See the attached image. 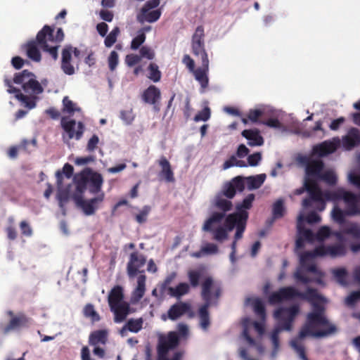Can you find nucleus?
Here are the masks:
<instances>
[{"mask_svg": "<svg viewBox=\"0 0 360 360\" xmlns=\"http://www.w3.org/2000/svg\"><path fill=\"white\" fill-rule=\"evenodd\" d=\"M297 161L301 165L305 166L306 175L304 187L297 189L295 194L300 195L304 191H307L309 194V198L302 201V210L297 217V238L296 240L297 250L304 246V242L312 243L315 240L322 241L331 234L330 228L326 226L320 228L316 235H314L310 229H305V221L309 224L321 221V217L315 212H311L305 217V211L312 209L321 212L326 208V201H336L337 190L333 192H323L320 189L319 182L322 180L328 184H334L337 181V176L332 169L323 171V163L320 160H312L306 155H299Z\"/></svg>", "mask_w": 360, "mask_h": 360, "instance_id": "1", "label": "nucleus"}, {"mask_svg": "<svg viewBox=\"0 0 360 360\" xmlns=\"http://www.w3.org/2000/svg\"><path fill=\"white\" fill-rule=\"evenodd\" d=\"M297 297L310 302L314 311L308 314L307 321L301 328L298 338L292 340L290 344L302 360H309L304 354V349L300 343V340L309 336L319 338L333 335L337 331V327L325 316L323 308L321 304L324 303L326 300L315 290L308 288L306 292L303 293L294 287L283 288L271 295L269 302L271 304H276Z\"/></svg>", "mask_w": 360, "mask_h": 360, "instance_id": "2", "label": "nucleus"}, {"mask_svg": "<svg viewBox=\"0 0 360 360\" xmlns=\"http://www.w3.org/2000/svg\"><path fill=\"white\" fill-rule=\"evenodd\" d=\"M254 194H249L241 203L236 205V212L229 214L214 212L203 222L202 231L211 233L212 238L219 243L226 240L229 233L236 230L234 240L231 245L230 260L233 264L236 259V242L240 240L245 230L248 213L247 210L252 207Z\"/></svg>", "mask_w": 360, "mask_h": 360, "instance_id": "3", "label": "nucleus"}, {"mask_svg": "<svg viewBox=\"0 0 360 360\" xmlns=\"http://www.w3.org/2000/svg\"><path fill=\"white\" fill-rule=\"evenodd\" d=\"M331 212L333 220L340 225V231L334 233L337 239L343 240V234L349 235L353 238L360 239V224L346 221L347 216L360 215L358 198L356 195L344 188L337 189V199Z\"/></svg>", "mask_w": 360, "mask_h": 360, "instance_id": "4", "label": "nucleus"}, {"mask_svg": "<svg viewBox=\"0 0 360 360\" xmlns=\"http://www.w3.org/2000/svg\"><path fill=\"white\" fill-rule=\"evenodd\" d=\"M346 252V246L339 243L329 246H320L313 252L300 254V266L294 274L295 278L303 283H307L311 281L321 283V272L314 264V259L316 257H341L345 255Z\"/></svg>", "mask_w": 360, "mask_h": 360, "instance_id": "5", "label": "nucleus"}, {"mask_svg": "<svg viewBox=\"0 0 360 360\" xmlns=\"http://www.w3.org/2000/svg\"><path fill=\"white\" fill-rule=\"evenodd\" d=\"M5 85L8 87L7 91L9 94H14L15 97L28 109H32L36 106V101L39 98L38 95L42 94L44 88L36 79V77L27 70L15 74L13 83L20 86L24 94L20 90L13 86L11 81L4 79Z\"/></svg>", "mask_w": 360, "mask_h": 360, "instance_id": "6", "label": "nucleus"}, {"mask_svg": "<svg viewBox=\"0 0 360 360\" xmlns=\"http://www.w3.org/2000/svg\"><path fill=\"white\" fill-rule=\"evenodd\" d=\"M300 311L298 305H293L290 307H281L274 313V317L276 321V326L271 334V340L273 349L271 352V358L275 359L279 351V334L283 330L290 331L292 329V324L296 316Z\"/></svg>", "mask_w": 360, "mask_h": 360, "instance_id": "7", "label": "nucleus"}, {"mask_svg": "<svg viewBox=\"0 0 360 360\" xmlns=\"http://www.w3.org/2000/svg\"><path fill=\"white\" fill-rule=\"evenodd\" d=\"M360 143V134L358 129H351L347 135L342 139V147L345 150H350ZM341 141L338 137L325 141L314 146L312 148V155L323 157L333 153L340 146Z\"/></svg>", "mask_w": 360, "mask_h": 360, "instance_id": "8", "label": "nucleus"}, {"mask_svg": "<svg viewBox=\"0 0 360 360\" xmlns=\"http://www.w3.org/2000/svg\"><path fill=\"white\" fill-rule=\"evenodd\" d=\"M246 305L251 306L255 314L260 319V321H252L249 318H245L243 321V336L250 345H255V340L250 337V330L254 328L259 336L264 332V323L266 319L264 302L257 297H248L245 300Z\"/></svg>", "mask_w": 360, "mask_h": 360, "instance_id": "9", "label": "nucleus"}, {"mask_svg": "<svg viewBox=\"0 0 360 360\" xmlns=\"http://www.w3.org/2000/svg\"><path fill=\"white\" fill-rule=\"evenodd\" d=\"M220 293L219 285L214 282L212 278L207 277L202 283V296L205 304L199 309V316L200 319V326L203 330H207L210 325L208 307L214 303Z\"/></svg>", "mask_w": 360, "mask_h": 360, "instance_id": "10", "label": "nucleus"}, {"mask_svg": "<svg viewBox=\"0 0 360 360\" xmlns=\"http://www.w3.org/2000/svg\"><path fill=\"white\" fill-rule=\"evenodd\" d=\"M108 300L110 310L114 314V321L117 323L123 322L130 314L129 304L124 301L123 288L115 286L109 292Z\"/></svg>", "mask_w": 360, "mask_h": 360, "instance_id": "11", "label": "nucleus"}, {"mask_svg": "<svg viewBox=\"0 0 360 360\" xmlns=\"http://www.w3.org/2000/svg\"><path fill=\"white\" fill-rule=\"evenodd\" d=\"M63 38L64 33L61 28L58 29L56 35L53 36V30L47 25H45L37 34V41L41 48L49 52L54 60L58 58L59 43Z\"/></svg>", "mask_w": 360, "mask_h": 360, "instance_id": "12", "label": "nucleus"}, {"mask_svg": "<svg viewBox=\"0 0 360 360\" xmlns=\"http://www.w3.org/2000/svg\"><path fill=\"white\" fill-rule=\"evenodd\" d=\"M179 338L176 332H170L167 337L160 340L158 345V360H182L183 353L176 352L172 357L169 359V352L178 345Z\"/></svg>", "mask_w": 360, "mask_h": 360, "instance_id": "13", "label": "nucleus"}, {"mask_svg": "<svg viewBox=\"0 0 360 360\" xmlns=\"http://www.w3.org/2000/svg\"><path fill=\"white\" fill-rule=\"evenodd\" d=\"M73 173V167L68 163L65 164L63 171H57L56 173L57 180V199L59 205L63 208V205L68 201L70 196V186H67L64 184V178L70 179Z\"/></svg>", "mask_w": 360, "mask_h": 360, "instance_id": "14", "label": "nucleus"}, {"mask_svg": "<svg viewBox=\"0 0 360 360\" xmlns=\"http://www.w3.org/2000/svg\"><path fill=\"white\" fill-rule=\"evenodd\" d=\"M60 124L64 131L62 134L63 140L65 143L69 144L70 139L79 140L82 138L84 131L82 122H76L70 117H63Z\"/></svg>", "mask_w": 360, "mask_h": 360, "instance_id": "15", "label": "nucleus"}, {"mask_svg": "<svg viewBox=\"0 0 360 360\" xmlns=\"http://www.w3.org/2000/svg\"><path fill=\"white\" fill-rule=\"evenodd\" d=\"M105 198L104 193H101L96 197L91 199H83L81 197L75 195L73 198L77 207L81 209L86 216L94 215L101 207Z\"/></svg>", "mask_w": 360, "mask_h": 360, "instance_id": "16", "label": "nucleus"}, {"mask_svg": "<svg viewBox=\"0 0 360 360\" xmlns=\"http://www.w3.org/2000/svg\"><path fill=\"white\" fill-rule=\"evenodd\" d=\"M160 0H150L147 1L141 8L138 20L141 22H156L161 15V10L157 8L160 5Z\"/></svg>", "mask_w": 360, "mask_h": 360, "instance_id": "17", "label": "nucleus"}, {"mask_svg": "<svg viewBox=\"0 0 360 360\" xmlns=\"http://www.w3.org/2000/svg\"><path fill=\"white\" fill-rule=\"evenodd\" d=\"M193 53L196 56H199L201 61L205 58H208L207 54L204 47V30L202 27H198L192 39Z\"/></svg>", "mask_w": 360, "mask_h": 360, "instance_id": "18", "label": "nucleus"}, {"mask_svg": "<svg viewBox=\"0 0 360 360\" xmlns=\"http://www.w3.org/2000/svg\"><path fill=\"white\" fill-rule=\"evenodd\" d=\"M145 257L138 252H133L130 255L129 260L127 264V271L130 278H134L139 273H142L141 268L146 264Z\"/></svg>", "mask_w": 360, "mask_h": 360, "instance_id": "19", "label": "nucleus"}, {"mask_svg": "<svg viewBox=\"0 0 360 360\" xmlns=\"http://www.w3.org/2000/svg\"><path fill=\"white\" fill-rule=\"evenodd\" d=\"M202 67L195 69L192 72L195 77V79L200 83L202 89H205L208 86L209 79V59L205 58L204 60L201 61Z\"/></svg>", "mask_w": 360, "mask_h": 360, "instance_id": "20", "label": "nucleus"}, {"mask_svg": "<svg viewBox=\"0 0 360 360\" xmlns=\"http://www.w3.org/2000/svg\"><path fill=\"white\" fill-rule=\"evenodd\" d=\"M87 181L86 185L88 186L89 191L91 194L98 195L101 191V186L103 184L102 176L96 172H91L86 177Z\"/></svg>", "mask_w": 360, "mask_h": 360, "instance_id": "21", "label": "nucleus"}, {"mask_svg": "<svg viewBox=\"0 0 360 360\" xmlns=\"http://www.w3.org/2000/svg\"><path fill=\"white\" fill-rule=\"evenodd\" d=\"M146 277L144 274H140L137 278L136 286L131 292L130 302L133 304L138 303L143 297L146 292Z\"/></svg>", "mask_w": 360, "mask_h": 360, "instance_id": "22", "label": "nucleus"}, {"mask_svg": "<svg viewBox=\"0 0 360 360\" xmlns=\"http://www.w3.org/2000/svg\"><path fill=\"white\" fill-rule=\"evenodd\" d=\"M292 133L300 135L304 138L317 137L318 139H322L326 136V131L322 128V122L321 121L316 122V125L310 131H302L300 127H297L294 131H292Z\"/></svg>", "mask_w": 360, "mask_h": 360, "instance_id": "23", "label": "nucleus"}, {"mask_svg": "<svg viewBox=\"0 0 360 360\" xmlns=\"http://www.w3.org/2000/svg\"><path fill=\"white\" fill-rule=\"evenodd\" d=\"M72 47H66L63 49L62 53L61 68L63 72L69 75H73L75 73V68L70 63L72 59Z\"/></svg>", "mask_w": 360, "mask_h": 360, "instance_id": "24", "label": "nucleus"}, {"mask_svg": "<svg viewBox=\"0 0 360 360\" xmlns=\"http://www.w3.org/2000/svg\"><path fill=\"white\" fill-rule=\"evenodd\" d=\"M161 167L160 175L167 181L173 182L174 181V173L171 168L170 163L165 157H161L158 161Z\"/></svg>", "mask_w": 360, "mask_h": 360, "instance_id": "25", "label": "nucleus"}, {"mask_svg": "<svg viewBox=\"0 0 360 360\" xmlns=\"http://www.w3.org/2000/svg\"><path fill=\"white\" fill-rule=\"evenodd\" d=\"M271 109L265 105H260L251 109L248 115V120L252 122H257L259 117H266L270 115Z\"/></svg>", "mask_w": 360, "mask_h": 360, "instance_id": "26", "label": "nucleus"}, {"mask_svg": "<svg viewBox=\"0 0 360 360\" xmlns=\"http://www.w3.org/2000/svg\"><path fill=\"white\" fill-rule=\"evenodd\" d=\"M189 305L180 302L174 304L168 311L167 317L171 320H176L189 310Z\"/></svg>", "mask_w": 360, "mask_h": 360, "instance_id": "27", "label": "nucleus"}, {"mask_svg": "<svg viewBox=\"0 0 360 360\" xmlns=\"http://www.w3.org/2000/svg\"><path fill=\"white\" fill-rule=\"evenodd\" d=\"M242 134L245 139H247L248 144L251 146H262L264 143L263 138L259 134L258 130H244L242 132Z\"/></svg>", "mask_w": 360, "mask_h": 360, "instance_id": "28", "label": "nucleus"}, {"mask_svg": "<svg viewBox=\"0 0 360 360\" xmlns=\"http://www.w3.org/2000/svg\"><path fill=\"white\" fill-rule=\"evenodd\" d=\"M213 204L221 210L220 212H222L224 214H226V212L230 211L233 207L230 199L219 193L215 196Z\"/></svg>", "mask_w": 360, "mask_h": 360, "instance_id": "29", "label": "nucleus"}, {"mask_svg": "<svg viewBox=\"0 0 360 360\" xmlns=\"http://www.w3.org/2000/svg\"><path fill=\"white\" fill-rule=\"evenodd\" d=\"M143 100L149 104H155L160 98V91L155 86H150L143 94Z\"/></svg>", "mask_w": 360, "mask_h": 360, "instance_id": "30", "label": "nucleus"}, {"mask_svg": "<svg viewBox=\"0 0 360 360\" xmlns=\"http://www.w3.org/2000/svg\"><path fill=\"white\" fill-rule=\"evenodd\" d=\"M266 178V175L265 174H259L245 177L248 188L250 191L259 188L264 184Z\"/></svg>", "mask_w": 360, "mask_h": 360, "instance_id": "31", "label": "nucleus"}, {"mask_svg": "<svg viewBox=\"0 0 360 360\" xmlns=\"http://www.w3.org/2000/svg\"><path fill=\"white\" fill-rule=\"evenodd\" d=\"M108 340V331L99 330L93 332L89 337V343L94 346L105 345Z\"/></svg>", "mask_w": 360, "mask_h": 360, "instance_id": "32", "label": "nucleus"}, {"mask_svg": "<svg viewBox=\"0 0 360 360\" xmlns=\"http://www.w3.org/2000/svg\"><path fill=\"white\" fill-rule=\"evenodd\" d=\"M37 44L41 47L37 40V41H31L26 45L27 56L36 62H39L41 60V54L37 49Z\"/></svg>", "mask_w": 360, "mask_h": 360, "instance_id": "33", "label": "nucleus"}, {"mask_svg": "<svg viewBox=\"0 0 360 360\" xmlns=\"http://www.w3.org/2000/svg\"><path fill=\"white\" fill-rule=\"evenodd\" d=\"M190 285L186 283H181L176 287H170L168 290L169 294L175 297H180L188 292Z\"/></svg>", "mask_w": 360, "mask_h": 360, "instance_id": "34", "label": "nucleus"}, {"mask_svg": "<svg viewBox=\"0 0 360 360\" xmlns=\"http://www.w3.org/2000/svg\"><path fill=\"white\" fill-rule=\"evenodd\" d=\"M205 270L202 268H199L194 270H190L188 272V276L191 285L193 287H197L199 283L200 279L204 277Z\"/></svg>", "mask_w": 360, "mask_h": 360, "instance_id": "35", "label": "nucleus"}, {"mask_svg": "<svg viewBox=\"0 0 360 360\" xmlns=\"http://www.w3.org/2000/svg\"><path fill=\"white\" fill-rule=\"evenodd\" d=\"M63 110L70 115L75 113V112H80L81 109L77 106V103L72 101L68 96H65L63 99Z\"/></svg>", "mask_w": 360, "mask_h": 360, "instance_id": "36", "label": "nucleus"}, {"mask_svg": "<svg viewBox=\"0 0 360 360\" xmlns=\"http://www.w3.org/2000/svg\"><path fill=\"white\" fill-rule=\"evenodd\" d=\"M247 167V164L245 161L238 160V158L235 155L231 156L229 159L226 160L222 166V169L224 170H226L230 167Z\"/></svg>", "mask_w": 360, "mask_h": 360, "instance_id": "37", "label": "nucleus"}, {"mask_svg": "<svg viewBox=\"0 0 360 360\" xmlns=\"http://www.w3.org/2000/svg\"><path fill=\"white\" fill-rule=\"evenodd\" d=\"M143 319L139 318V319H129L126 325L127 328L129 331L132 333H138L140 331L143 327Z\"/></svg>", "mask_w": 360, "mask_h": 360, "instance_id": "38", "label": "nucleus"}, {"mask_svg": "<svg viewBox=\"0 0 360 360\" xmlns=\"http://www.w3.org/2000/svg\"><path fill=\"white\" fill-rule=\"evenodd\" d=\"M151 211V207L149 205H145L140 210L137 214H135V219L139 224H143L148 219V216Z\"/></svg>", "mask_w": 360, "mask_h": 360, "instance_id": "39", "label": "nucleus"}, {"mask_svg": "<svg viewBox=\"0 0 360 360\" xmlns=\"http://www.w3.org/2000/svg\"><path fill=\"white\" fill-rule=\"evenodd\" d=\"M333 274L336 281L342 285H346L347 272L345 268H338L333 270Z\"/></svg>", "mask_w": 360, "mask_h": 360, "instance_id": "40", "label": "nucleus"}, {"mask_svg": "<svg viewBox=\"0 0 360 360\" xmlns=\"http://www.w3.org/2000/svg\"><path fill=\"white\" fill-rule=\"evenodd\" d=\"M84 314L86 318L91 319L93 322L98 321L100 320V316L95 310L92 304H86L84 308Z\"/></svg>", "mask_w": 360, "mask_h": 360, "instance_id": "41", "label": "nucleus"}, {"mask_svg": "<svg viewBox=\"0 0 360 360\" xmlns=\"http://www.w3.org/2000/svg\"><path fill=\"white\" fill-rule=\"evenodd\" d=\"M120 34V29L115 27L109 34L106 36L104 44L106 47H111L117 41V36Z\"/></svg>", "mask_w": 360, "mask_h": 360, "instance_id": "42", "label": "nucleus"}, {"mask_svg": "<svg viewBox=\"0 0 360 360\" xmlns=\"http://www.w3.org/2000/svg\"><path fill=\"white\" fill-rule=\"evenodd\" d=\"M285 212L283 200L279 199L273 205V215L274 218H280L283 217Z\"/></svg>", "mask_w": 360, "mask_h": 360, "instance_id": "43", "label": "nucleus"}, {"mask_svg": "<svg viewBox=\"0 0 360 360\" xmlns=\"http://www.w3.org/2000/svg\"><path fill=\"white\" fill-rule=\"evenodd\" d=\"M148 78L153 81L154 82H157L160 81L161 77V73L158 70V66L154 63L150 64L148 67Z\"/></svg>", "mask_w": 360, "mask_h": 360, "instance_id": "44", "label": "nucleus"}, {"mask_svg": "<svg viewBox=\"0 0 360 360\" xmlns=\"http://www.w3.org/2000/svg\"><path fill=\"white\" fill-rule=\"evenodd\" d=\"M201 248L205 255H216L219 252L217 245L213 243H205L202 245Z\"/></svg>", "mask_w": 360, "mask_h": 360, "instance_id": "45", "label": "nucleus"}, {"mask_svg": "<svg viewBox=\"0 0 360 360\" xmlns=\"http://www.w3.org/2000/svg\"><path fill=\"white\" fill-rule=\"evenodd\" d=\"M146 40V35L142 31H138L137 35L132 39L131 42V49L133 50L138 49L140 46L143 44Z\"/></svg>", "mask_w": 360, "mask_h": 360, "instance_id": "46", "label": "nucleus"}, {"mask_svg": "<svg viewBox=\"0 0 360 360\" xmlns=\"http://www.w3.org/2000/svg\"><path fill=\"white\" fill-rule=\"evenodd\" d=\"M236 191L233 184L230 181L224 186L223 190L219 194H222L226 198L231 199L236 195Z\"/></svg>", "mask_w": 360, "mask_h": 360, "instance_id": "47", "label": "nucleus"}, {"mask_svg": "<svg viewBox=\"0 0 360 360\" xmlns=\"http://www.w3.org/2000/svg\"><path fill=\"white\" fill-rule=\"evenodd\" d=\"M119 63V56L118 53L115 51H112L110 52L108 58V63L109 68L111 71H114Z\"/></svg>", "mask_w": 360, "mask_h": 360, "instance_id": "48", "label": "nucleus"}, {"mask_svg": "<svg viewBox=\"0 0 360 360\" xmlns=\"http://www.w3.org/2000/svg\"><path fill=\"white\" fill-rule=\"evenodd\" d=\"M359 300H360V290L352 292L345 300V304L349 307H353Z\"/></svg>", "mask_w": 360, "mask_h": 360, "instance_id": "49", "label": "nucleus"}, {"mask_svg": "<svg viewBox=\"0 0 360 360\" xmlns=\"http://www.w3.org/2000/svg\"><path fill=\"white\" fill-rule=\"evenodd\" d=\"M120 118L124 124L127 125L131 124L134 120L132 110H122L120 112Z\"/></svg>", "mask_w": 360, "mask_h": 360, "instance_id": "50", "label": "nucleus"}, {"mask_svg": "<svg viewBox=\"0 0 360 360\" xmlns=\"http://www.w3.org/2000/svg\"><path fill=\"white\" fill-rule=\"evenodd\" d=\"M233 184L236 191H243L246 184L245 177L237 176L231 181Z\"/></svg>", "mask_w": 360, "mask_h": 360, "instance_id": "51", "label": "nucleus"}, {"mask_svg": "<svg viewBox=\"0 0 360 360\" xmlns=\"http://www.w3.org/2000/svg\"><path fill=\"white\" fill-rule=\"evenodd\" d=\"M210 117V110L209 108H205L202 111L199 112L194 117L195 122L207 121Z\"/></svg>", "mask_w": 360, "mask_h": 360, "instance_id": "52", "label": "nucleus"}, {"mask_svg": "<svg viewBox=\"0 0 360 360\" xmlns=\"http://www.w3.org/2000/svg\"><path fill=\"white\" fill-rule=\"evenodd\" d=\"M141 58H146L148 60H152L155 57V51L150 47L147 46H142L140 49Z\"/></svg>", "mask_w": 360, "mask_h": 360, "instance_id": "53", "label": "nucleus"}, {"mask_svg": "<svg viewBox=\"0 0 360 360\" xmlns=\"http://www.w3.org/2000/svg\"><path fill=\"white\" fill-rule=\"evenodd\" d=\"M262 160V155L259 153H255L248 156L247 166H257Z\"/></svg>", "mask_w": 360, "mask_h": 360, "instance_id": "54", "label": "nucleus"}, {"mask_svg": "<svg viewBox=\"0 0 360 360\" xmlns=\"http://www.w3.org/2000/svg\"><path fill=\"white\" fill-rule=\"evenodd\" d=\"M141 56L136 54H129L126 56L125 62L127 65L131 67L139 63Z\"/></svg>", "mask_w": 360, "mask_h": 360, "instance_id": "55", "label": "nucleus"}, {"mask_svg": "<svg viewBox=\"0 0 360 360\" xmlns=\"http://www.w3.org/2000/svg\"><path fill=\"white\" fill-rule=\"evenodd\" d=\"M183 63L188 68L191 72L195 70L194 60L188 56L185 55L183 58Z\"/></svg>", "mask_w": 360, "mask_h": 360, "instance_id": "56", "label": "nucleus"}, {"mask_svg": "<svg viewBox=\"0 0 360 360\" xmlns=\"http://www.w3.org/2000/svg\"><path fill=\"white\" fill-rule=\"evenodd\" d=\"M20 228L22 231V233L27 236H30L32 234V230L30 226L25 221H21L20 224Z\"/></svg>", "mask_w": 360, "mask_h": 360, "instance_id": "57", "label": "nucleus"}, {"mask_svg": "<svg viewBox=\"0 0 360 360\" xmlns=\"http://www.w3.org/2000/svg\"><path fill=\"white\" fill-rule=\"evenodd\" d=\"M99 139L96 135H94L89 140L87 144V150L89 151H93L96 148L98 143Z\"/></svg>", "mask_w": 360, "mask_h": 360, "instance_id": "58", "label": "nucleus"}, {"mask_svg": "<svg viewBox=\"0 0 360 360\" xmlns=\"http://www.w3.org/2000/svg\"><path fill=\"white\" fill-rule=\"evenodd\" d=\"M21 322H22L21 318L13 319L11 321L9 326L5 328V330H4L5 333H7L8 331H9L11 329H14V328H17L18 326L20 325Z\"/></svg>", "mask_w": 360, "mask_h": 360, "instance_id": "59", "label": "nucleus"}, {"mask_svg": "<svg viewBox=\"0 0 360 360\" xmlns=\"http://www.w3.org/2000/svg\"><path fill=\"white\" fill-rule=\"evenodd\" d=\"M100 16L103 20L111 22L113 19V14L108 10H102L100 12Z\"/></svg>", "mask_w": 360, "mask_h": 360, "instance_id": "60", "label": "nucleus"}, {"mask_svg": "<svg viewBox=\"0 0 360 360\" xmlns=\"http://www.w3.org/2000/svg\"><path fill=\"white\" fill-rule=\"evenodd\" d=\"M96 29L101 36L105 37L108 32V26L105 22H101L97 25Z\"/></svg>", "mask_w": 360, "mask_h": 360, "instance_id": "61", "label": "nucleus"}, {"mask_svg": "<svg viewBox=\"0 0 360 360\" xmlns=\"http://www.w3.org/2000/svg\"><path fill=\"white\" fill-rule=\"evenodd\" d=\"M94 158L92 157H82L77 158L75 160V163L77 165H84L88 164L90 162H92Z\"/></svg>", "mask_w": 360, "mask_h": 360, "instance_id": "62", "label": "nucleus"}, {"mask_svg": "<svg viewBox=\"0 0 360 360\" xmlns=\"http://www.w3.org/2000/svg\"><path fill=\"white\" fill-rule=\"evenodd\" d=\"M178 332L181 337L186 338L188 335V328L186 324L179 323L178 325Z\"/></svg>", "mask_w": 360, "mask_h": 360, "instance_id": "63", "label": "nucleus"}, {"mask_svg": "<svg viewBox=\"0 0 360 360\" xmlns=\"http://www.w3.org/2000/svg\"><path fill=\"white\" fill-rule=\"evenodd\" d=\"M248 153L249 150L245 145H240L237 150V157L240 158H244L248 154Z\"/></svg>", "mask_w": 360, "mask_h": 360, "instance_id": "64", "label": "nucleus"}]
</instances>
